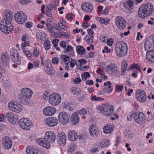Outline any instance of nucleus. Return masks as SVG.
<instances>
[{"label": "nucleus", "instance_id": "15", "mask_svg": "<svg viewBox=\"0 0 154 154\" xmlns=\"http://www.w3.org/2000/svg\"><path fill=\"white\" fill-rule=\"evenodd\" d=\"M134 2L133 0H128L124 2L123 5L125 12L127 13H132L134 8Z\"/></svg>", "mask_w": 154, "mask_h": 154}, {"label": "nucleus", "instance_id": "49", "mask_svg": "<svg viewBox=\"0 0 154 154\" xmlns=\"http://www.w3.org/2000/svg\"><path fill=\"white\" fill-rule=\"evenodd\" d=\"M124 88V85H116L115 86V89L116 91L119 93L121 92Z\"/></svg>", "mask_w": 154, "mask_h": 154}, {"label": "nucleus", "instance_id": "40", "mask_svg": "<svg viewBox=\"0 0 154 154\" xmlns=\"http://www.w3.org/2000/svg\"><path fill=\"white\" fill-rule=\"evenodd\" d=\"M128 67V63L125 60H124L122 62L121 66V73L120 75H123L126 71Z\"/></svg>", "mask_w": 154, "mask_h": 154}, {"label": "nucleus", "instance_id": "41", "mask_svg": "<svg viewBox=\"0 0 154 154\" xmlns=\"http://www.w3.org/2000/svg\"><path fill=\"white\" fill-rule=\"evenodd\" d=\"M77 53L80 55H84L85 54V50L81 45H79L77 47L76 49Z\"/></svg>", "mask_w": 154, "mask_h": 154}, {"label": "nucleus", "instance_id": "10", "mask_svg": "<svg viewBox=\"0 0 154 154\" xmlns=\"http://www.w3.org/2000/svg\"><path fill=\"white\" fill-rule=\"evenodd\" d=\"M106 70L108 73L110 75H117L119 73V68L117 65L114 63H111L107 65Z\"/></svg>", "mask_w": 154, "mask_h": 154}, {"label": "nucleus", "instance_id": "16", "mask_svg": "<svg viewBox=\"0 0 154 154\" xmlns=\"http://www.w3.org/2000/svg\"><path fill=\"white\" fill-rule=\"evenodd\" d=\"M111 83L109 81H108L104 84L105 87L103 89V90H100L99 91L100 95H103L107 93H109L112 91V87L111 85Z\"/></svg>", "mask_w": 154, "mask_h": 154}, {"label": "nucleus", "instance_id": "39", "mask_svg": "<svg viewBox=\"0 0 154 154\" xmlns=\"http://www.w3.org/2000/svg\"><path fill=\"white\" fill-rule=\"evenodd\" d=\"M40 53L41 51L40 48L38 47H35L33 49L32 52V57L38 58Z\"/></svg>", "mask_w": 154, "mask_h": 154}, {"label": "nucleus", "instance_id": "3", "mask_svg": "<svg viewBox=\"0 0 154 154\" xmlns=\"http://www.w3.org/2000/svg\"><path fill=\"white\" fill-rule=\"evenodd\" d=\"M128 51L127 45L122 41L117 42L116 45L115 52L117 55L119 57L125 56Z\"/></svg>", "mask_w": 154, "mask_h": 154}, {"label": "nucleus", "instance_id": "63", "mask_svg": "<svg viewBox=\"0 0 154 154\" xmlns=\"http://www.w3.org/2000/svg\"><path fill=\"white\" fill-rule=\"evenodd\" d=\"M32 23L31 22H26L25 23L26 27L27 28H30L32 26Z\"/></svg>", "mask_w": 154, "mask_h": 154}, {"label": "nucleus", "instance_id": "35", "mask_svg": "<svg viewBox=\"0 0 154 154\" xmlns=\"http://www.w3.org/2000/svg\"><path fill=\"white\" fill-rule=\"evenodd\" d=\"M46 66L44 67L46 72L48 74L53 75L54 73V70L51 67V62H47L45 64Z\"/></svg>", "mask_w": 154, "mask_h": 154}, {"label": "nucleus", "instance_id": "56", "mask_svg": "<svg viewBox=\"0 0 154 154\" xmlns=\"http://www.w3.org/2000/svg\"><path fill=\"white\" fill-rule=\"evenodd\" d=\"M52 62L54 64H58L59 63V59L56 57H54L52 59Z\"/></svg>", "mask_w": 154, "mask_h": 154}, {"label": "nucleus", "instance_id": "7", "mask_svg": "<svg viewBox=\"0 0 154 154\" xmlns=\"http://www.w3.org/2000/svg\"><path fill=\"white\" fill-rule=\"evenodd\" d=\"M49 102L52 106L58 105L61 101L60 95L57 93H53L49 96Z\"/></svg>", "mask_w": 154, "mask_h": 154}, {"label": "nucleus", "instance_id": "59", "mask_svg": "<svg viewBox=\"0 0 154 154\" xmlns=\"http://www.w3.org/2000/svg\"><path fill=\"white\" fill-rule=\"evenodd\" d=\"M77 62L79 63L80 65L82 66V65L85 64L86 63V61L84 59H82L80 60H78Z\"/></svg>", "mask_w": 154, "mask_h": 154}, {"label": "nucleus", "instance_id": "9", "mask_svg": "<svg viewBox=\"0 0 154 154\" xmlns=\"http://www.w3.org/2000/svg\"><path fill=\"white\" fill-rule=\"evenodd\" d=\"M20 126L23 129L29 130L32 125L31 121L27 118H22L18 123Z\"/></svg>", "mask_w": 154, "mask_h": 154}, {"label": "nucleus", "instance_id": "6", "mask_svg": "<svg viewBox=\"0 0 154 154\" xmlns=\"http://www.w3.org/2000/svg\"><path fill=\"white\" fill-rule=\"evenodd\" d=\"M15 21L18 24H22L24 23L27 19L26 14L22 11L17 12L14 15Z\"/></svg>", "mask_w": 154, "mask_h": 154}, {"label": "nucleus", "instance_id": "12", "mask_svg": "<svg viewBox=\"0 0 154 154\" xmlns=\"http://www.w3.org/2000/svg\"><path fill=\"white\" fill-rule=\"evenodd\" d=\"M6 116L9 121L13 125H17L19 122L18 116L16 114L11 112L6 113Z\"/></svg>", "mask_w": 154, "mask_h": 154}, {"label": "nucleus", "instance_id": "30", "mask_svg": "<svg viewBox=\"0 0 154 154\" xmlns=\"http://www.w3.org/2000/svg\"><path fill=\"white\" fill-rule=\"evenodd\" d=\"M40 61L38 60H35L32 63L29 62L28 64L27 69L30 70L33 69H36L39 67Z\"/></svg>", "mask_w": 154, "mask_h": 154}, {"label": "nucleus", "instance_id": "27", "mask_svg": "<svg viewBox=\"0 0 154 154\" xmlns=\"http://www.w3.org/2000/svg\"><path fill=\"white\" fill-rule=\"evenodd\" d=\"M99 130L95 125H91L89 127V132L91 136L93 137H97Z\"/></svg>", "mask_w": 154, "mask_h": 154}, {"label": "nucleus", "instance_id": "2", "mask_svg": "<svg viewBox=\"0 0 154 154\" xmlns=\"http://www.w3.org/2000/svg\"><path fill=\"white\" fill-rule=\"evenodd\" d=\"M32 94L33 92L31 89L24 88L21 90V94L18 96V97L19 100L22 103L27 104L29 99L31 97Z\"/></svg>", "mask_w": 154, "mask_h": 154}, {"label": "nucleus", "instance_id": "64", "mask_svg": "<svg viewBox=\"0 0 154 154\" xmlns=\"http://www.w3.org/2000/svg\"><path fill=\"white\" fill-rule=\"evenodd\" d=\"M82 29H78V28H76L75 29H73L72 30L73 32L75 34L79 33L80 32H82Z\"/></svg>", "mask_w": 154, "mask_h": 154}, {"label": "nucleus", "instance_id": "17", "mask_svg": "<svg viewBox=\"0 0 154 154\" xmlns=\"http://www.w3.org/2000/svg\"><path fill=\"white\" fill-rule=\"evenodd\" d=\"M146 121L145 115L142 112H137L136 116L135 117V121L136 123L142 125L144 124Z\"/></svg>", "mask_w": 154, "mask_h": 154}, {"label": "nucleus", "instance_id": "4", "mask_svg": "<svg viewBox=\"0 0 154 154\" xmlns=\"http://www.w3.org/2000/svg\"><path fill=\"white\" fill-rule=\"evenodd\" d=\"M14 29L11 22L3 19L0 21V30L4 33L8 34Z\"/></svg>", "mask_w": 154, "mask_h": 154}, {"label": "nucleus", "instance_id": "26", "mask_svg": "<svg viewBox=\"0 0 154 154\" xmlns=\"http://www.w3.org/2000/svg\"><path fill=\"white\" fill-rule=\"evenodd\" d=\"M146 59L150 62L154 63V49L147 51L146 55Z\"/></svg>", "mask_w": 154, "mask_h": 154}, {"label": "nucleus", "instance_id": "32", "mask_svg": "<svg viewBox=\"0 0 154 154\" xmlns=\"http://www.w3.org/2000/svg\"><path fill=\"white\" fill-rule=\"evenodd\" d=\"M103 130L105 134H110L114 131V126L109 124H107L103 127Z\"/></svg>", "mask_w": 154, "mask_h": 154}, {"label": "nucleus", "instance_id": "21", "mask_svg": "<svg viewBox=\"0 0 154 154\" xmlns=\"http://www.w3.org/2000/svg\"><path fill=\"white\" fill-rule=\"evenodd\" d=\"M56 112V110L54 107L48 106L43 110L44 114L47 116H51L54 115Z\"/></svg>", "mask_w": 154, "mask_h": 154}, {"label": "nucleus", "instance_id": "29", "mask_svg": "<svg viewBox=\"0 0 154 154\" xmlns=\"http://www.w3.org/2000/svg\"><path fill=\"white\" fill-rule=\"evenodd\" d=\"M79 118L76 112L73 113L71 116L70 122L72 125H75L79 123Z\"/></svg>", "mask_w": 154, "mask_h": 154}, {"label": "nucleus", "instance_id": "54", "mask_svg": "<svg viewBox=\"0 0 154 154\" xmlns=\"http://www.w3.org/2000/svg\"><path fill=\"white\" fill-rule=\"evenodd\" d=\"M76 147L75 146L73 145H71L68 149V151L70 152H72L76 149Z\"/></svg>", "mask_w": 154, "mask_h": 154}, {"label": "nucleus", "instance_id": "37", "mask_svg": "<svg viewBox=\"0 0 154 154\" xmlns=\"http://www.w3.org/2000/svg\"><path fill=\"white\" fill-rule=\"evenodd\" d=\"M1 60L2 64L5 66H7L9 63V59L8 56L4 54H2Z\"/></svg>", "mask_w": 154, "mask_h": 154}, {"label": "nucleus", "instance_id": "31", "mask_svg": "<svg viewBox=\"0 0 154 154\" xmlns=\"http://www.w3.org/2000/svg\"><path fill=\"white\" fill-rule=\"evenodd\" d=\"M28 40V37L26 35H24L22 36L21 41L22 42L21 47L23 50H25V48L26 47L29 46L30 42Z\"/></svg>", "mask_w": 154, "mask_h": 154}, {"label": "nucleus", "instance_id": "60", "mask_svg": "<svg viewBox=\"0 0 154 154\" xmlns=\"http://www.w3.org/2000/svg\"><path fill=\"white\" fill-rule=\"evenodd\" d=\"M90 26V24L88 22H84L82 24V27L85 29L89 27Z\"/></svg>", "mask_w": 154, "mask_h": 154}, {"label": "nucleus", "instance_id": "14", "mask_svg": "<svg viewBox=\"0 0 154 154\" xmlns=\"http://www.w3.org/2000/svg\"><path fill=\"white\" fill-rule=\"evenodd\" d=\"M115 22L117 27L120 29H124L126 26L125 19L121 17H116L115 19Z\"/></svg>", "mask_w": 154, "mask_h": 154}, {"label": "nucleus", "instance_id": "28", "mask_svg": "<svg viewBox=\"0 0 154 154\" xmlns=\"http://www.w3.org/2000/svg\"><path fill=\"white\" fill-rule=\"evenodd\" d=\"M36 142L39 145H40L47 149L50 148V144L46 141L45 138H39L36 140Z\"/></svg>", "mask_w": 154, "mask_h": 154}, {"label": "nucleus", "instance_id": "1", "mask_svg": "<svg viewBox=\"0 0 154 154\" xmlns=\"http://www.w3.org/2000/svg\"><path fill=\"white\" fill-rule=\"evenodd\" d=\"M154 11L152 5L147 3L141 5L138 10V14L140 18L144 19L148 16L150 15Z\"/></svg>", "mask_w": 154, "mask_h": 154}, {"label": "nucleus", "instance_id": "50", "mask_svg": "<svg viewBox=\"0 0 154 154\" xmlns=\"http://www.w3.org/2000/svg\"><path fill=\"white\" fill-rule=\"evenodd\" d=\"M62 58L66 64H68L70 63V59L69 56L63 55L62 57Z\"/></svg>", "mask_w": 154, "mask_h": 154}, {"label": "nucleus", "instance_id": "13", "mask_svg": "<svg viewBox=\"0 0 154 154\" xmlns=\"http://www.w3.org/2000/svg\"><path fill=\"white\" fill-rule=\"evenodd\" d=\"M45 124L50 127H53L56 126L58 123L57 119L55 117L48 118L44 120Z\"/></svg>", "mask_w": 154, "mask_h": 154}, {"label": "nucleus", "instance_id": "53", "mask_svg": "<svg viewBox=\"0 0 154 154\" xmlns=\"http://www.w3.org/2000/svg\"><path fill=\"white\" fill-rule=\"evenodd\" d=\"M23 51L27 57L30 58L32 57V53H31L29 51H25V50Z\"/></svg>", "mask_w": 154, "mask_h": 154}, {"label": "nucleus", "instance_id": "5", "mask_svg": "<svg viewBox=\"0 0 154 154\" xmlns=\"http://www.w3.org/2000/svg\"><path fill=\"white\" fill-rule=\"evenodd\" d=\"M9 109L17 113H19L23 110V106L19 102L14 101L10 102L8 104Z\"/></svg>", "mask_w": 154, "mask_h": 154}, {"label": "nucleus", "instance_id": "51", "mask_svg": "<svg viewBox=\"0 0 154 154\" xmlns=\"http://www.w3.org/2000/svg\"><path fill=\"white\" fill-rule=\"evenodd\" d=\"M73 50V47L71 45H68L67 47H66L64 50V51L65 52L69 53L72 51Z\"/></svg>", "mask_w": 154, "mask_h": 154}, {"label": "nucleus", "instance_id": "55", "mask_svg": "<svg viewBox=\"0 0 154 154\" xmlns=\"http://www.w3.org/2000/svg\"><path fill=\"white\" fill-rule=\"evenodd\" d=\"M70 67L71 68H73L75 65H76V60L74 59H71V61L70 62Z\"/></svg>", "mask_w": 154, "mask_h": 154}, {"label": "nucleus", "instance_id": "36", "mask_svg": "<svg viewBox=\"0 0 154 154\" xmlns=\"http://www.w3.org/2000/svg\"><path fill=\"white\" fill-rule=\"evenodd\" d=\"M68 137L70 140L75 141L78 138L77 134L74 131H70L68 132Z\"/></svg>", "mask_w": 154, "mask_h": 154}, {"label": "nucleus", "instance_id": "22", "mask_svg": "<svg viewBox=\"0 0 154 154\" xmlns=\"http://www.w3.org/2000/svg\"><path fill=\"white\" fill-rule=\"evenodd\" d=\"M57 140L58 143L60 146H64L66 144V136L65 134L62 132L59 133L58 134Z\"/></svg>", "mask_w": 154, "mask_h": 154}, {"label": "nucleus", "instance_id": "62", "mask_svg": "<svg viewBox=\"0 0 154 154\" xmlns=\"http://www.w3.org/2000/svg\"><path fill=\"white\" fill-rule=\"evenodd\" d=\"M113 42V40L112 38H109L107 41V44L108 46L112 45Z\"/></svg>", "mask_w": 154, "mask_h": 154}, {"label": "nucleus", "instance_id": "20", "mask_svg": "<svg viewBox=\"0 0 154 154\" xmlns=\"http://www.w3.org/2000/svg\"><path fill=\"white\" fill-rule=\"evenodd\" d=\"M136 97L137 100L141 102H144L146 99L145 92L143 90H138L136 93Z\"/></svg>", "mask_w": 154, "mask_h": 154}, {"label": "nucleus", "instance_id": "24", "mask_svg": "<svg viewBox=\"0 0 154 154\" xmlns=\"http://www.w3.org/2000/svg\"><path fill=\"white\" fill-rule=\"evenodd\" d=\"M144 48L146 51L151 49H154V35L151 39L146 41L144 44Z\"/></svg>", "mask_w": 154, "mask_h": 154}, {"label": "nucleus", "instance_id": "33", "mask_svg": "<svg viewBox=\"0 0 154 154\" xmlns=\"http://www.w3.org/2000/svg\"><path fill=\"white\" fill-rule=\"evenodd\" d=\"M4 19L10 21L13 18V15L12 12L10 10H8L4 11L3 13Z\"/></svg>", "mask_w": 154, "mask_h": 154}, {"label": "nucleus", "instance_id": "38", "mask_svg": "<svg viewBox=\"0 0 154 154\" xmlns=\"http://www.w3.org/2000/svg\"><path fill=\"white\" fill-rule=\"evenodd\" d=\"M26 152L28 154H37V149L34 147L32 146H28L26 149Z\"/></svg>", "mask_w": 154, "mask_h": 154}, {"label": "nucleus", "instance_id": "8", "mask_svg": "<svg viewBox=\"0 0 154 154\" xmlns=\"http://www.w3.org/2000/svg\"><path fill=\"white\" fill-rule=\"evenodd\" d=\"M70 118V115L64 112L60 113L58 115L59 121L60 123L63 125H65L69 123Z\"/></svg>", "mask_w": 154, "mask_h": 154}, {"label": "nucleus", "instance_id": "18", "mask_svg": "<svg viewBox=\"0 0 154 154\" xmlns=\"http://www.w3.org/2000/svg\"><path fill=\"white\" fill-rule=\"evenodd\" d=\"M45 138L50 144L53 143L56 139V136L55 133L52 131H48L45 134Z\"/></svg>", "mask_w": 154, "mask_h": 154}, {"label": "nucleus", "instance_id": "58", "mask_svg": "<svg viewBox=\"0 0 154 154\" xmlns=\"http://www.w3.org/2000/svg\"><path fill=\"white\" fill-rule=\"evenodd\" d=\"M78 112L80 115H85L87 114V111L84 108L81 109Z\"/></svg>", "mask_w": 154, "mask_h": 154}, {"label": "nucleus", "instance_id": "34", "mask_svg": "<svg viewBox=\"0 0 154 154\" xmlns=\"http://www.w3.org/2000/svg\"><path fill=\"white\" fill-rule=\"evenodd\" d=\"M56 8L55 5L53 4L48 5L46 8V15L48 17H51L52 15L51 14L52 10L53 9L55 10Z\"/></svg>", "mask_w": 154, "mask_h": 154}, {"label": "nucleus", "instance_id": "48", "mask_svg": "<svg viewBox=\"0 0 154 154\" xmlns=\"http://www.w3.org/2000/svg\"><path fill=\"white\" fill-rule=\"evenodd\" d=\"M91 99L93 101H98L103 100L104 98L100 97H97L96 95H91Z\"/></svg>", "mask_w": 154, "mask_h": 154}, {"label": "nucleus", "instance_id": "42", "mask_svg": "<svg viewBox=\"0 0 154 154\" xmlns=\"http://www.w3.org/2000/svg\"><path fill=\"white\" fill-rule=\"evenodd\" d=\"M130 69L133 70L135 71L137 73L138 72L140 73V67L138 66V65L137 63H134L131 64L130 67Z\"/></svg>", "mask_w": 154, "mask_h": 154}, {"label": "nucleus", "instance_id": "57", "mask_svg": "<svg viewBox=\"0 0 154 154\" xmlns=\"http://www.w3.org/2000/svg\"><path fill=\"white\" fill-rule=\"evenodd\" d=\"M66 42L64 41H62L60 42V45L61 47L65 49L66 47Z\"/></svg>", "mask_w": 154, "mask_h": 154}, {"label": "nucleus", "instance_id": "45", "mask_svg": "<svg viewBox=\"0 0 154 154\" xmlns=\"http://www.w3.org/2000/svg\"><path fill=\"white\" fill-rule=\"evenodd\" d=\"M43 46L45 50H49L51 46V42L48 40H46L44 42Z\"/></svg>", "mask_w": 154, "mask_h": 154}, {"label": "nucleus", "instance_id": "61", "mask_svg": "<svg viewBox=\"0 0 154 154\" xmlns=\"http://www.w3.org/2000/svg\"><path fill=\"white\" fill-rule=\"evenodd\" d=\"M111 49H109V48L107 46H105L104 48V49L102 50V52L103 53H109L111 51Z\"/></svg>", "mask_w": 154, "mask_h": 154}, {"label": "nucleus", "instance_id": "25", "mask_svg": "<svg viewBox=\"0 0 154 154\" xmlns=\"http://www.w3.org/2000/svg\"><path fill=\"white\" fill-rule=\"evenodd\" d=\"M114 112L113 107L111 105L106 104L103 114L105 116H110Z\"/></svg>", "mask_w": 154, "mask_h": 154}, {"label": "nucleus", "instance_id": "46", "mask_svg": "<svg viewBox=\"0 0 154 154\" xmlns=\"http://www.w3.org/2000/svg\"><path fill=\"white\" fill-rule=\"evenodd\" d=\"M109 140L107 139H104L100 143V146L101 147H106L109 145Z\"/></svg>", "mask_w": 154, "mask_h": 154}, {"label": "nucleus", "instance_id": "23", "mask_svg": "<svg viewBox=\"0 0 154 154\" xmlns=\"http://www.w3.org/2000/svg\"><path fill=\"white\" fill-rule=\"evenodd\" d=\"M81 7L82 9L86 13H90L93 10V5L89 2H85L82 4Z\"/></svg>", "mask_w": 154, "mask_h": 154}, {"label": "nucleus", "instance_id": "11", "mask_svg": "<svg viewBox=\"0 0 154 154\" xmlns=\"http://www.w3.org/2000/svg\"><path fill=\"white\" fill-rule=\"evenodd\" d=\"M11 58L12 60L17 64L20 65L21 61L19 58L18 51L14 48H12L10 51Z\"/></svg>", "mask_w": 154, "mask_h": 154}, {"label": "nucleus", "instance_id": "43", "mask_svg": "<svg viewBox=\"0 0 154 154\" xmlns=\"http://www.w3.org/2000/svg\"><path fill=\"white\" fill-rule=\"evenodd\" d=\"M84 39L88 44L90 45L93 42L94 37L90 35H87L85 37Z\"/></svg>", "mask_w": 154, "mask_h": 154}, {"label": "nucleus", "instance_id": "52", "mask_svg": "<svg viewBox=\"0 0 154 154\" xmlns=\"http://www.w3.org/2000/svg\"><path fill=\"white\" fill-rule=\"evenodd\" d=\"M110 20L109 19L102 18V20H101V23L105 25H107L109 23Z\"/></svg>", "mask_w": 154, "mask_h": 154}, {"label": "nucleus", "instance_id": "19", "mask_svg": "<svg viewBox=\"0 0 154 154\" xmlns=\"http://www.w3.org/2000/svg\"><path fill=\"white\" fill-rule=\"evenodd\" d=\"M3 147L5 149H9L11 148L12 145L11 139L8 136L4 137L2 139Z\"/></svg>", "mask_w": 154, "mask_h": 154}, {"label": "nucleus", "instance_id": "44", "mask_svg": "<svg viewBox=\"0 0 154 154\" xmlns=\"http://www.w3.org/2000/svg\"><path fill=\"white\" fill-rule=\"evenodd\" d=\"M106 104H103L101 105L97 106L96 109L99 112H101L103 114Z\"/></svg>", "mask_w": 154, "mask_h": 154}, {"label": "nucleus", "instance_id": "47", "mask_svg": "<svg viewBox=\"0 0 154 154\" xmlns=\"http://www.w3.org/2000/svg\"><path fill=\"white\" fill-rule=\"evenodd\" d=\"M137 112L132 113V112H129L127 116V119L129 121H131L134 118L135 120V117L136 116Z\"/></svg>", "mask_w": 154, "mask_h": 154}]
</instances>
